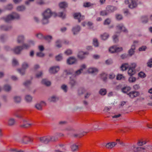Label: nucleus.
<instances>
[{
  "label": "nucleus",
  "mask_w": 152,
  "mask_h": 152,
  "mask_svg": "<svg viewBox=\"0 0 152 152\" xmlns=\"http://www.w3.org/2000/svg\"><path fill=\"white\" fill-rule=\"evenodd\" d=\"M50 9H48L42 13L43 18L42 22L43 24H46L48 22V19L52 14Z\"/></svg>",
  "instance_id": "nucleus-1"
},
{
  "label": "nucleus",
  "mask_w": 152,
  "mask_h": 152,
  "mask_svg": "<svg viewBox=\"0 0 152 152\" xmlns=\"http://www.w3.org/2000/svg\"><path fill=\"white\" fill-rule=\"evenodd\" d=\"M56 140V137L53 136H46L39 138L40 142L45 144H47L50 141H54Z\"/></svg>",
  "instance_id": "nucleus-2"
},
{
  "label": "nucleus",
  "mask_w": 152,
  "mask_h": 152,
  "mask_svg": "<svg viewBox=\"0 0 152 152\" xmlns=\"http://www.w3.org/2000/svg\"><path fill=\"white\" fill-rule=\"evenodd\" d=\"M19 18V15L17 13H13L12 14L8 15L5 18H3L4 21L8 22L14 19H18Z\"/></svg>",
  "instance_id": "nucleus-3"
},
{
  "label": "nucleus",
  "mask_w": 152,
  "mask_h": 152,
  "mask_svg": "<svg viewBox=\"0 0 152 152\" xmlns=\"http://www.w3.org/2000/svg\"><path fill=\"white\" fill-rule=\"evenodd\" d=\"M19 141L22 143L27 144L30 141V138L26 135L22 136L19 140Z\"/></svg>",
  "instance_id": "nucleus-4"
},
{
  "label": "nucleus",
  "mask_w": 152,
  "mask_h": 152,
  "mask_svg": "<svg viewBox=\"0 0 152 152\" xmlns=\"http://www.w3.org/2000/svg\"><path fill=\"white\" fill-rule=\"evenodd\" d=\"M122 48L118 47L115 46H113L111 47L109 49V51L111 53L119 52L122 51Z\"/></svg>",
  "instance_id": "nucleus-5"
},
{
  "label": "nucleus",
  "mask_w": 152,
  "mask_h": 152,
  "mask_svg": "<svg viewBox=\"0 0 152 152\" xmlns=\"http://www.w3.org/2000/svg\"><path fill=\"white\" fill-rule=\"evenodd\" d=\"M75 19H77L79 22H80L81 20H84V17L82 16L80 13H75L73 15Z\"/></svg>",
  "instance_id": "nucleus-6"
},
{
  "label": "nucleus",
  "mask_w": 152,
  "mask_h": 152,
  "mask_svg": "<svg viewBox=\"0 0 152 152\" xmlns=\"http://www.w3.org/2000/svg\"><path fill=\"white\" fill-rule=\"evenodd\" d=\"M59 70V67L58 66H53L51 67L49 69V72L51 74H54L56 73Z\"/></svg>",
  "instance_id": "nucleus-7"
},
{
  "label": "nucleus",
  "mask_w": 152,
  "mask_h": 152,
  "mask_svg": "<svg viewBox=\"0 0 152 152\" xmlns=\"http://www.w3.org/2000/svg\"><path fill=\"white\" fill-rule=\"evenodd\" d=\"M116 27V29L119 31L120 32L121 31H123L125 32H127V30L126 29L125 27L122 23L118 24L117 25Z\"/></svg>",
  "instance_id": "nucleus-8"
},
{
  "label": "nucleus",
  "mask_w": 152,
  "mask_h": 152,
  "mask_svg": "<svg viewBox=\"0 0 152 152\" xmlns=\"http://www.w3.org/2000/svg\"><path fill=\"white\" fill-rule=\"evenodd\" d=\"M127 94L130 97L133 99L138 96L140 94L138 91H133L130 92L129 93Z\"/></svg>",
  "instance_id": "nucleus-9"
},
{
  "label": "nucleus",
  "mask_w": 152,
  "mask_h": 152,
  "mask_svg": "<svg viewBox=\"0 0 152 152\" xmlns=\"http://www.w3.org/2000/svg\"><path fill=\"white\" fill-rule=\"evenodd\" d=\"M131 3L129 5V8L132 9L136 7L137 4L138 0H129Z\"/></svg>",
  "instance_id": "nucleus-10"
},
{
  "label": "nucleus",
  "mask_w": 152,
  "mask_h": 152,
  "mask_svg": "<svg viewBox=\"0 0 152 152\" xmlns=\"http://www.w3.org/2000/svg\"><path fill=\"white\" fill-rule=\"evenodd\" d=\"M86 66L85 64L82 65L81 66L80 68L75 72V76H76L80 75L83 72V69L86 68Z\"/></svg>",
  "instance_id": "nucleus-11"
},
{
  "label": "nucleus",
  "mask_w": 152,
  "mask_h": 152,
  "mask_svg": "<svg viewBox=\"0 0 152 152\" xmlns=\"http://www.w3.org/2000/svg\"><path fill=\"white\" fill-rule=\"evenodd\" d=\"M69 84L70 85L71 88H72L77 85V83L75 79L70 77Z\"/></svg>",
  "instance_id": "nucleus-12"
},
{
  "label": "nucleus",
  "mask_w": 152,
  "mask_h": 152,
  "mask_svg": "<svg viewBox=\"0 0 152 152\" xmlns=\"http://www.w3.org/2000/svg\"><path fill=\"white\" fill-rule=\"evenodd\" d=\"M34 41L30 40L28 42V44H23V47L25 49H27L32 45H34Z\"/></svg>",
  "instance_id": "nucleus-13"
},
{
  "label": "nucleus",
  "mask_w": 152,
  "mask_h": 152,
  "mask_svg": "<svg viewBox=\"0 0 152 152\" xmlns=\"http://www.w3.org/2000/svg\"><path fill=\"white\" fill-rule=\"evenodd\" d=\"M24 48L22 46H18L16 47L13 50L14 52L16 54H19L22 50Z\"/></svg>",
  "instance_id": "nucleus-14"
},
{
  "label": "nucleus",
  "mask_w": 152,
  "mask_h": 152,
  "mask_svg": "<svg viewBox=\"0 0 152 152\" xmlns=\"http://www.w3.org/2000/svg\"><path fill=\"white\" fill-rule=\"evenodd\" d=\"M44 102L42 101L37 103L35 105V107L38 110H42V105L45 104Z\"/></svg>",
  "instance_id": "nucleus-15"
},
{
  "label": "nucleus",
  "mask_w": 152,
  "mask_h": 152,
  "mask_svg": "<svg viewBox=\"0 0 152 152\" xmlns=\"http://www.w3.org/2000/svg\"><path fill=\"white\" fill-rule=\"evenodd\" d=\"M80 30V27L79 26L73 27L72 28V31L74 35L77 34L79 32Z\"/></svg>",
  "instance_id": "nucleus-16"
},
{
  "label": "nucleus",
  "mask_w": 152,
  "mask_h": 152,
  "mask_svg": "<svg viewBox=\"0 0 152 152\" xmlns=\"http://www.w3.org/2000/svg\"><path fill=\"white\" fill-rule=\"evenodd\" d=\"M106 9L109 14V13L113 12L116 10L117 8L113 6H109L107 7Z\"/></svg>",
  "instance_id": "nucleus-17"
},
{
  "label": "nucleus",
  "mask_w": 152,
  "mask_h": 152,
  "mask_svg": "<svg viewBox=\"0 0 152 152\" xmlns=\"http://www.w3.org/2000/svg\"><path fill=\"white\" fill-rule=\"evenodd\" d=\"M117 144L115 142H113L107 143L105 145V147L107 148H111L114 147Z\"/></svg>",
  "instance_id": "nucleus-18"
},
{
  "label": "nucleus",
  "mask_w": 152,
  "mask_h": 152,
  "mask_svg": "<svg viewBox=\"0 0 152 152\" xmlns=\"http://www.w3.org/2000/svg\"><path fill=\"white\" fill-rule=\"evenodd\" d=\"M76 61V60L74 58L71 57L67 59V62L69 64H72L75 63Z\"/></svg>",
  "instance_id": "nucleus-19"
},
{
  "label": "nucleus",
  "mask_w": 152,
  "mask_h": 152,
  "mask_svg": "<svg viewBox=\"0 0 152 152\" xmlns=\"http://www.w3.org/2000/svg\"><path fill=\"white\" fill-rule=\"evenodd\" d=\"M135 49V45L133 44L131 48L129 51V54L132 56L134 54V50Z\"/></svg>",
  "instance_id": "nucleus-20"
},
{
  "label": "nucleus",
  "mask_w": 152,
  "mask_h": 152,
  "mask_svg": "<svg viewBox=\"0 0 152 152\" xmlns=\"http://www.w3.org/2000/svg\"><path fill=\"white\" fill-rule=\"evenodd\" d=\"M0 28L2 30L8 31L10 30L12 28V26H1Z\"/></svg>",
  "instance_id": "nucleus-21"
},
{
  "label": "nucleus",
  "mask_w": 152,
  "mask_h": 152,
  "mask_svg": "<svg viewBox=\"0 0 152 152\" xmlns=\"http://www.w3.org/2000/svg\"><path fill=\"white\" fill-rule=\"evenodd\" d=\"M88 71L89 73L95 74L97 72L98 70L96 68H90L88 69Z\"/></svg>",
  "instance_id": "nucleus-22"
},
{
  "label": "nucleus",
  "mask_w": 152,
  "mask_h": 152,
  "mask_svg": "<svg viewBox=\"0 0 152 152\" xmlns=\"http://www.w3.org/2000/svg\"><path fill=\"white\" fill-rule=\"evenodd\" d=\"M15 121L14 119L10 118L8 121V124L10 126H13L15 124Z\"/></svg>",
  "instance_id": "nucleus-23"
},
{
  "label": "nucleus",
  "mask_w": 152,
  "mask_h": 152,
  "mask_svg": "<svg viewBox=\"0 0 152 152\" xmlns=\"http://www.w3.org/2000/svg\"><path fill=\"white\" fill-rule=\"evenodd\" d=\"M13 99L14 102L17 103L20 102L21 101V99L20 96H15L14 97Z\"/></svg>",
  "instance_id": "nucleus-24"
},
{
  "label": "nucleus",
  "mask_w": 152,
  "mask_h": 152,
  "mask_svg": "<svg viewBox=\"0 0 152 152\" xmlns=\"http://www.w3.org/2000/svg\"><path fill=\"white\" fill-rule=\"evenodd\" d=\"M86 54V53L83 52H80L78 55V57L80 59H83L85 57V55Z\"/></svg>",
  "instance_id": "nucleus-25"
},
{
  "label": "nucleus",
  "mask_w": 152,
  "mask_h": 152,
  "mask_svg": "<svg viewBox=\"0 0 152 152\" xmlns=\"http://www.w3.org/2000/svg\"><path fill=\"white\" fill-rule=\"evenodd\" d=\"M135 69L129 67L128 71V73L129 75L132 76L134 75L135 73Z\"/></svg>",
  "instance_id": "nucleus-26"
},
{
  "label": "nucleus",
  "mask_w": 152,
  "mask_h": 152,
  "mask_svg": "<svg viewBox=\"0 0 152 152\" xmlns=\"http://www.w3.org/2000/svg\"><path fill=\"white\" fill-rule=\"evenodd\" d=\"M24 39V36L21 35L18 36L17 40L18 43H21L23 42Z\"/></svg>",
  "instance_id": "nucleus-27"
},
{
  "label": "nucleus",
  "mask_w": 152,
  "mask_h": 152,
  "mask_svg": "<svg viewBox=\"0 0 152 152\" xmlns=\"http://www.w3.org/2000/svg\"><path fill=\"white\" fill-rule=\"evenodd\" d=\"M109 35L108 34L105 33L101 35L100 37L101 39L103 40L107 39Z\"/></svg>",
  "instance_id": "nucleus-28"
},
{
  "label": "nucleus",
  "mask_w": 152,
  "mask_h": 152,
  "mask_svg": "<svg viewBox=\"0 0 152 152\" xmlns=\"http://www.w3.org/2000/svg\"><path fill=\"white\" fill-rule=\"evenodd\" d=\"M58 100V98L54 96H53L48 99V100L50 102H54Z\"/></svg>",
  "instance_id": "nucleus-29"
},
{
  "label": "nucleus",
  "mask_w": 152,
  "mask_h": 152,
  "mask_svg": "<svg viewBox=\"0 0 152 152\" xmlns=\"http://www.w3.org/2000/svg\"><path fill=\"white\" fill-rule=\"evenodd\" d=\"M107 92L106 89L105 88H102L100 89L99 93L101 95L104 96L105 95Z\"/></svg>",
  "instance_id": "nucleus-30"
},
{
  "label": "nucleus",
  "mask_w": 152,
  "mask_h": 152,
  "mask_svg": "<svg viewBox=\"0 0 152 152\" xmlns=\"http://www.w3.org/2000/svg\"><path fill=\"white\" fill-rule=\"evenodd\" d=\"M42 84H44L47 86H49L51 84L50 82L48 81L47 80L44 79L42 80Z\"/></svg>",
  "instance_id": "nucleus-31"
},
{
  "label": "nucleus",
  "mask_w": 152,
  "mask_h": 152,
  "mask_svg": "<svg viewBox=\"0 0 152 152\" xmlns=\"http://www.w3.org/2000/svg\"><path fill=\"white\" fill-rule=\"evenodd\" d=\"M60 8H65L67 6V4L65 2L60 3L59 4Z\"/></svg>",
  "instance_id": "nucleus-32"
},
{
  "label": "nucleus",
  "mask_w": 152,
  "mask_h": 152,
  "mask_svg": "<svg viewBox=\"0 0 152 152\" xmlns=\"http://www.w3.org/2000/svg\"><path fill=\"white\" fill-rule=\"evenodd\" d=\"M25 99L26 102H31L32 98L31 96L27 95L26 96Z\"/></svg>",
  "instance_id": "nucleus-33"
},
{
  "label": "nucleus",
  "mask_w": 152,
  "mask_h": 152,
  "mask_svg": "<svg viewBox=\"0 0 152 152\" xmlns=\"http://www.w3.org/2000/svg\"><path fill=\"white\" fill-rule=\"evenodd\" d=\"M131 90V88L129 87H126L122 89V91L124 93H126Z\"/></svg>",
  "instance_id": "nucleus-34"
},
{
  "label": "nucleus",
  "mask_w": 152,
  "mask_h": 152,
  "mask_svg": "<svg viewBox=\"0 0 152 152\" xmlns=\"http://www.w3.org/2000/svg\"><path fill=\"white\" fill-rule=\"evenodd\" d=\"M71 148L72 151H76L78 149V146L76 145L73 144L71 146Z\"/></svg>",
  "instance_id": "nucleus-35"
},
{
  "label": "nucleus",
  "mask_w": 152,
  "mask_h": 152,
  "mask_svg": "<svg viewBox=\"0 0 152 152\" xmlns=\"http://www.w3.org/2000/svg\"><path fill=\"white\" fill-rule=\"evenodd\" d=\"M128 67L129 66L128 64H125L122 65L121 66V68L122 70L124 71L126 70Z\"/></svg>",
  "instance_id": "nucleus-36"
},
{
  "label": "nucleus",
  "mask_w": 152,
  "mask_h": 152,
  "mask_svg": "<svg viewBox=\"0 0 152 152\" xmlns=\"http://www.w3.org/2000/svg\"><path fill=\"white\" fill-rule=\"evenodd\" d=\"M134 150L135 151H142L145 149L144 148H142L141 147H134Z\"/></svg>",
  "instance_id": "nucleus-37"
},
{
  "label": "nucleus",
  "mask_w": 152,
  "mask_h": 152,
  "mask_svg": "<svg viewBox=\"0 0 152 152\" xmlns=\"http://www.w3.org/2000/svg\"><path fill=\"white\" fill-rule=\"evenodd\" d=\"M64 130L68 132H73L75 131L74 129H73L72 127L69 126L65 128L64 129Z\"/></svg>",
  "instance_id": "nucleus-38"
},
{
  "label": "nucleus",
  "mask_w": 152,
  "mask_h": 152,
  "mask_svg": "<svg viewBox=\"0 0 152 152\" xmlns=\"http://www.w3.org/2000/svg\"><path fill=\"white\" fill-rule=\"evenodd\" d=\"M4 88L5 91H8L11 89V87L10 85L7 84L4 86Z\"/></svg>",
  "instance_id": "nucleus-39"
},
{
  "label": "nucleus",
  "mask_w": 152,
  "mask_h": 152,
  "mask_svg": "<svg viewBox=\"0 0 152 152\" xmlns=\"http://www.w3.org/2000/svg\"><path fill=\"white\" fill-rule=\"evenodd\" d=\"M52 37L50 35H47L44 36V39L47 41L48 42H50V40L52 39Z\"/></svg>",
  "instance_id": "nucleus-40"
},
{
  "label": "nucleus",
  "mask_w": 152,
  "mask_h": 152,
  "mask_svg": "<svg viewBox=\"0 0 152 152\" xmlns=\"http://www.w3.org/2000/svg\"><path fill=\"white\" fill-rule=\"evenodd\" d=\"M93 5V4H91L89 2H85L83 4V6L85 7H89L92 6Z\"/></svg>",
  "instance_id": "nucleus-41"
},
{
  "label": "nucleus",
  "mask_w": 152,
  "mask_h": 152,
  "mask_svg": "<svg viewBox=\"0 0 152 152\" xmlns=\"http://www.w3.org/2000/svg\"><path fill=\"white\" fill-rule=\"evenodd\" d=\"M101 77L103 80L105 81L107 79V75L105 73H102L100 75Z\"/></svg>",
  "instance_id": "nucleus-42"
},
{
  "label": "nucleus",
  "mask_w": 152,
  "mask_h": 152,
  "mask_svg": "<svg viewBox=\"0 0 152 152\" xmlns=\"http://www.w3.org/2000/svg\"><path fill=\"white\" fill-rule=\"evenodd\" d=\"M108 14V13L106 9V10L101 11L100 12V15L102 16L106 15Z\"/></svg>",
  "instance_id": "nucleus-43"
},
{
  "label": "nucleus",
  "mask_w": 152,
  "mask_h": 152,
  "mask_svg": "<svg viewBox=\"0 0 152 152\" xmlns=\"http://www.w3.org/2000/svg\"><path fill=\"white\" fill-rule=\"evenodd\" d=\"M142 21L143 23H146L148 21V18L147 16H144L142 18Z\"/></svg>",
  "instance_id": "nucleus-44"
},
{
  "label": "nucleus",
  "mask_w": 152,
  "mask_h": 152,
  "mask_svg": "<svg viewBox=\"0 0 152 152\" xmlns=\"http://www.w3.org/2000/svg\"><path fill=\"white\" fill-rule=\"evenodd\" d=\"M147 66L150 68L152 67V58H150L147 63Z\"/></svg>",
  "instance_id": "nucleus-45"
},
{
  "label": "nucleus",
  "mask_w": 152,
  "mask_h": 152,
  "mask_svg": "<svg viewBox=\"0 0 152 152\" xmlns=\"http://www.w3.org/2000/svg\"><path fill=\"white\" fill-rule=\"evenodd\" d=\"M61 89L65 92H66L67 91V87L66 85L64 84L61 86Z\"/></svg>",
  "instance_id": "nucleus-46"
},
{
  "label": "nucleus",
  "mask_w": 152,
  "mask_h": 152,
  "mask_svg": "<svg viewBox=\"0 0 152 152\" xmlns=\"http://www.w3.org/2000/svg\"><path fill=\"white\" fill-rule=\"evenodd\" d=\"M29 65L26 62H24L22 64V68L23 69H27Z\"/></svg>",
  "instance_id": "nucleus-47"
},
{
  "label": "nucleus",
  "mask_w": 152,
  "mask_h": 152,
  "mask_svg": "<svg viewBox=\"0 0 152 152\" xmlns=\"http://www.w3.org/2000/svg\"><path fill=\"white\" fill-rule=\"evenodd\" d=\"M56 46L58 48H61V42L60 40H57L56 42Z\"/></svg>",
  "instance_id": "nucleus-48"
},
{
  "label": "nucleus",
  "mask_w": 152,
  "mask_h": 152,
  "mask_svg": "<svg viewBox=\"0 0 152 152\" xmlns=\"http://www.w3.org/2000/svg\"><path fill=\"white\" fill-rule=\"evenodd\" d=\"M25 9V7L23 6H21L18 7L17 8V10L18 11H22Z\"/></svg>",
  "instance_id": "nucleus-49"
},
{
  "label": "nucleus",
  "mask_w": 152,
  "mask_h": 152,
  "mask_svg": "<svg viewBox=\"0 0 152 152\" xmlns=\"http://www.w3.org/2000/svg\"><path fill=\"white\" fill-rule=\"evenodd\" d=\"M32 125L31 124H29L26 123H24L23 124L21 125L20 126L23 128H26L29 127V126H31Z\"/></svg>",
  "instance_id": "nucleus-50"
},
{
  "label": "nucleus",
  "mask_w": 152,
  "mask_h": 152,
  "mask_svg": "<svg viewBox=\"0 0 152 152\" xmlns=\"http://www.w3.org/2000/svg\"><path fill=\"white\" fill-rule=\"evenodd\" d=\"M36 36L38 38L42 39L43 38L44 39V36H43V35L41 33H38L36 34Z\"/></svg>",
  "instance_id": "nucleus-51"
},
{
  "label": "nucleus",
  "mask_w": 152,
  "mask_h": 152,
  "mask_svg": "<svg viewBox=\"0 0 152 152\" xmlns=\"http://www.w3.org/2000/svg\"><path fill=\"white\" fill-rule=\"evenodd\" d=\"M93 44L95 47H98L99 46V43L97 39H93Z\"/></svg>",
  "instance_id": "nucleus-52"
},
{
  "label": "nucleus",
  "mask_w": 152,
  "mask_h": 152,
  "mask_svg": "<svg viewBox=\"0 0 152 152\" xmlns=\"http://www.w3.org/2000/svg\"><path fill=\"white\" fill-rule=\"evenodd\" d=\"M62 59V57L61 54H59L56 57V59L57 61H60Z\"/></svg>",
  "instance_id": "nucleus-53"
},
{
  "label": "nucleus",
  "mask_w": 152,
  "mask_h": 152,
  "mask_svg": "<svg viewBox=\"0 0 152 152\" xmlns=\"http://www.w3.org/2000/svg\"><path fill=\"white\" fill-rule=\"evenodd\" d=\"M110 20L109 18H107L104 21V24L105 25H109L110 23Z\"/></svg>",
  "instance_id": "nucleus-54"
},
{
  "label": "nucleus",
  "mask_w": 152,
  "mask_h": 152,
  "mask_svg": "<svg viewBox=\"0 0 152 152\" xmlns=\"http://www.w3.org/2000/svg\"><path fill=\"white\" fill-rule=\"evenodd\" d=\"M146 143V142L145 141H139L137 143V145L139 146H142L143 145H145Z\"/></svg>",
  "instance_id": "nucleus-55"
},
{
  "label": "nucleus",
  "mask_w": 152,
  "mask_h": 152,
  "mask_svg": "<svg viewBox=\"0 0 152 152\" xmlns=\"http://www.w3.org/2000/svg\"><path fill=\"white\" fill-rule=\"evenodd\" d=\"M116 18L118 20H121L123 18L122 16L120 14H117L115 15Z\"/></svg>",
  "instance_id": "nucleus-56"
},
{
  "label": "nucleus",
  "mask_w": 152,
  "mask_h": 152,
  "mask_svg": "<svg viewBox=\"0 0 152 152\" xmlns=\"http://www.w3.org/2000/svg\"><path fill=\"white\" fill-rule=\"evenodd\" d=\"M58 15V16L62 18H64L65 17V15L63 12H59Z\"/></svg>",
  "instance_id": "nucleus-57"
},
{
  "label": "nucleus",
  "mask_w": 152,
  "mask_h": 152,
  "mask_svg": "<svg viewBox=\"0 0 152 152\" xmlns=\"http://www.w3.org/2000/svg\"><path fill=\"white\" fill-rule=\"evenodd\" d=\"M42 75V71H40L38 72L36 75V76L37 78H39L41 77V76Z\"/></svg>",
  "instance_id": "nucleus-58"
},
{
  "label": "nucleus",
  "mask_w": 152,
  "mask_h": 152,
  "mask_svg": "<svg viewBox=\"0 0 152 152\" xmlns=\"http://www.w3.org/2000/svg\"><path fill=\"white\" fill-rule=\"evenodd\" d=\"M136 78L132 77H131L129 78V81L130 82H134L136 81Z\"/></svg>",
  "instance_id": "nucleus-59"
},
{
  "label": "nucleus",
  "mask_w": 152,
  "mask_h": 152,
  "mask_svg": "<svg viewBox=\"0 0 152 152\" xmlns=\"http://www.w3.org/2000/svg\"><path fill=\"white\" fill-rule=\"evenodd\" d=\"M147 48L145 46H143L139 48V51H144Z\"/></svg>",
  "instance_id": "nucleus-60"
},
{
  "label": "nucleus",
  "mask_w": 152,
  "mask_h": 152,
  "mask_svg": "<svg viewBox=\"0 0 152 152\" xmlns=\"http://www.w3.org/2000/svg\"><path fill=\"white\" fill-rule=\"evenodd\" d=\"M36 55L37 56L39 57H42L44 56V54L42 52L37 53Z\"/></svg>",
  "instance_id": "nucleus-61"
},
{
  "label": "nucleus",
  "mask_w": 152,
  "mask_h": 152,
  "mask_svg": "<svg viewBox=\"0 0 152 152\" xmlns=\"http://www.w3.org/2000/svg\"><path fill=\"white\" fill-rule=\"evenodd\" d=\"M64 53L66 55H69L72 53V51L71 50L69 49L66 51Z\"/></svg>",
  "instance_id": "nucleus-62"
},
{
  "label": "nucleus",
  "mask_w": 152,
  "mask_h": 152,
  "mask_svg": "<svg viewBox=\"0 0 152 152\" xmlns=\"http://www.w3.org/2000/svg\"><path fill=\"white\" fill-rule=\"evenodd\" d=\"M18 64V61L15 59H13L12 61V65L13 66H16Z\"/></svg>",
  "instance_id": "nucleus-63"
},
{
  "label": "nucleus",
  "mask_w": 152,
  "mask_h": 152,
  "mask_svg": "<svg viewBox=\"0 0 152 152\" xmlns=\"http://www.w3.org/2000/svg\"><path fill=\"white\" fill-rule=\"evenodd\" d=\"M113 41L115 42L118 41V36H117L116 35H114L113 36Z\"/></svg>",
  "instance_id": "nucleus-64"
}]
</instances>
